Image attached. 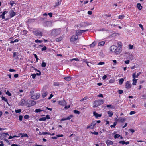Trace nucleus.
Segmentation results:
<instances>
[{
  "label": "nucleus",
  "instance_id": "f257e3e1",
  "mask_svg": "<svg viewBox=\"0 0 146 146\" xmlns=\"http://www.w3.org/2000/svg\"><path fill=\"white\" fill-rule=\"evenodd\" d=\"M104 102V100H96L94 102L93 107H97L103 104Z\"/></svg>",
  "mask_w": 146,
  "mask_h": 146
},
{
  "label": "nucleus",
  "instance_id": "f03ea898",
  "mask_svg": "<svg viewBox=\"0 0 146 146\" xmlns=\"http://www.w3.org/2000/svg\"><path fill=\"white\" fill-rule=\"evenodd\" d=\"M26 105H27L28 107H30L34 106L36 104L35 101L31 100H27L26 101Z\"/></svg>",
  "mask_w": 146,
  "mask_h": 146
},
{
  "label": "nucleus",
  "instance_id": "7ed1b4c3",
  "mask_svg": "<svg viewBox=\"0 0 146 146\" xmlns=\"http://www.w3.org/2000/svg\"><path fill=\"white\" fill-rule=\"evenodd\" d=\"M60 29H54L51 32V34L52 35L56 36L59 35L60 33Z\"/></svg>",
  "mask_w": 146,
  "mask_h": 146
},
{
  "label": "nucleus",
  "instance_id": "20e7f679",
  "mask_svg": "<svg viewBox=\"0 0 146 146\" xmlns=\"http://www.w3.org/2000/svg\"><path fill=\"white\" fill-rule=\"evenodd\" d=\"M43 25L45 27H51L52 26V23L51 21H47L44 22Z\"/></svg>",
  "mask_w": 146,
  "mask_h": 146
},
{
  "label": "nucleus",
  "instance_id": "39448f33",
  "mask_svg": "<svg viewBox=\"0 0 146 146\" xmlns=\"http://www.w3.org/2000/svg\"><path fill=\"white\" fill-rule=\"evenodd\" d=\"M33 33L36 36H41L42 35V32L39 30L34 31Z\"/></svg>",
  "mask_w": 146,
  "mask_h": 146
},
{
  "label": "nucleus",
  "instance_id": "423d86ee",
  "mask_svg": "<svg viewBox=\"0 0 146 146\" xmlns=\"http://www.w3.org/2000/svg\"><path fill=\"white\" fill-rule=\"evenodd\" d=\"M78 38V36L76 35H73L70 38V40L71 42H73Z\"/></svg>",
  "mask_w": 146,
  "mask_h": 146
},
{
  "label": "nucleus",
  "instance_id": "0eeeda50",
  "mask_svg": "<svg viewBox=\"0 0 146 146\" xmlns=\"http://www.w3.org/2000/svg\"><path fill=\"white\" fill-rule=\"evenodd\" d=\"M96 124V123L95 121H93L91 123V124L90 125L86 127L87 129L89 128H90L91 129H94V126Z\"/></svg>",
  "mask_w": 146,
  "mask_h": 146
},
{
  "label": "nucleus",
  "instance_id": "6e6552de",
  "mask_svg": "<svg viewBox=\"0 0 146 146\" xmlns=\"http://www.w3.org/2000/svg\"><path fill=\"white\" fill-rule=\"evenodd\" d=\"M40 96V95L39 93L36 94H35L32 96L31 97V98L34 100H36L39 98Z\"/></svg>",
  "mask_w": 146,
  "mask_h": 146
},
{
  "label": "nucleus",
  "instance_id": "1a4fd4ad",
  "mask_svg": "<svg viewBox=\"0 0 146 146\" xmlns=\"http://www.w3.org/2000/svg\"><path fill=\"white\" fill-rule=\"evenodd\" d=\"M122 49L121 47H120V46H118V47H117V49H116V50H115V54H119L121 51Z\"/></svg>",
  "mask_w": 146,
  "mask_h": 146
},
{
  "label": "nucleus",
  "instance_id": "9d476101",
  "mask_svg": "<svg viewBox=\"0 0 146 146\" xmlns=\"http://www.w3.org/2000/svg\"><path fill=\"white\" fill-rule=\"evenodd\" d=\"M117 49V46L115 45H113L110 47V50L112 52H115Z\"/></svg>",
  "mask_w": 146,
  "mask_h": 146
},
{
  "label": "nucleus",
  "instance_id": "9b49d317",
  "mask_svg": "<svg viewBox=\"0 0 146 146\" xmlns=\"http://www.w3.org/2000/svg\"><path fill=\"white\" fill-rule=\"evenodd\" d=\"M58 103L61 106L66 105L67 104L66 102L64 100L62 101H58Z\"/></svg>",
  "mask_w": 146,
  "mask_h": 146
},
{
  "label": "nucleus",
  "instance_id": "f8f14e48",
  "mask_svg": "<svg viewBox=\"0 0 146 146\" xmlns=\"http://www.w3.org/2000/svg\"><path fill=\"white\" fill-rule=\"evenodd\" d=\"M9 13L11 18L13 17L16 14V13L14 12L13 10L12 9L10 11Z\"/></svg>",
  "mask_w": 146,
  "mask_h": 146
},
{
  "label": "nucleus",
  "instance_id": "ddd939ff",
  "mask_svg": "<svg viewBox=\"0 0 146 146\" xmlns=\"http://www.w3.org/2000/svg\"><path fill=\"white\" fill-rule=\"evenodd\" d=\"M125 87L127 89L130 88L131 86V85L129 81H127L125 84Z\"/></svg>",
  "mask_w": 146,
  "mask_h": 146
},
{
  "label": "nucleus",
  "instance_id": "4468645a",
  "mask_svg": "<svg viewBox=\"0 0 146 146\" xmlns=\"http://www.w3.org/2000/svg\"><path fill=\"white\" fill-rule=\"evenodd\" d=\"M93 115L96 118H98V117H100L102 116L101 114H98L95 111H94L93 112Z\"/></svg>",
  "mask_w": 146,
  "mask_h": 146
},
{
  "label": "nucleus",
  "instance_id": "2eb2a0df",
  "mask_svg": "<svg viewBox=\"0 0 146 146\" xmlns=\"http://www.w3.org/2000/svg\"><path fill=\"white\" fill-rule=\"evenodd\" d=\"M126 120V119L125 118L120 117L119 119H117V121H119L121 123H123Z\"/></svg>",
  "mask_w": 146,
  "mask_h": 146
},
{
  "label": "nucleus",
  "instance_id": "dca6fc26",
  "mask_svg": "<svg viewBox=\"0 0 146 146\" xmlns=\"http://www.w3.org/2000/svg\"><path fill=\"white\" fill-rule=\"evenodd\" d=\"M73 117V115H71L67 117L62 118L61 119V121H63L67 120H70L71 118H72Z\"/></svg>",
  "mask_w": 146,
  "mask_h": 146
},
{
  "label": "nucleus",
  "instance_id": "f3484780",
  "mask_svg": "<svg viewBox=\"0 0 146 146\" xmlns=\"http://www.w3.org/2000/svg\"><path fill=\"white\" fill-rule=\"evenodd\" d=\"M141 74V72H139L136 75V73H133L132 75V77L133 78H137L138 76Z\"/></svg>",
  "mask_w": 146,
  "mask_h": 146
},
{
  "label": "nucleus",
  "instance_id": "a211bd4d",
  "mask_svg": "<svg viewBox=\"0 0 146 146\" xmlns=\"http://www.w3.org/2000/svg\"><path fill=\"white\" fill-rule=\"evenodd\" d=\"M26 101L24 99H21L19 103V104L21 106H23L25 104H26Z\"/></svg>",
  "mask_w": 146,
  "mask_h": 146
},
{
  "label": "nucleus",
  "instance_id": "6ab92c4d",
  "mask_svg": "<svg viewBox=\"0 0 146 146\" xmlns=\"http://www.w3.org/2000/svg\"><path fill=\"white\" fill-rule=\"evenodd\" d=\"M106 143L108 145H110L113 144V142L109 140H107L106 142Z\"/></svg>",
  "mask_w": 146,
  "mask_h": 146
},
{
  "label": "nucleus",
  "instance_id": "aec40b11",
  "mask_svg": "<svg viewBox=\"0 0 146 146\" xmlns=\"http://www.w3.org/2000/svg\"><path fill=\"white\" fill-rule=\"evenodd\" d=\"M81 31V30H76V35H77L78 36V35H80L82 34V31Z\"/></svg>",
  "mask_w": 146,
  "mask_h": 146
},
{
  "label": "nucleus",
  "instance_id": "412c9836",
  "mask_svg": "<svg viewBox=\"0 0 146 146\" xmlns=\"http://www.w3.org/2000/svg\"><path fill=\"white\" fill-rule=\"evenodd\" d=\"M63 38V36H62L59 37L57 38L56 39V41L57 42H59L61 41Z\"/></svg>",
  "mask_w": 146,
  "mask_h": 146
},
{
  "label": "nucleus",
  "instance_id": "4be33fe9",
  "mask_svg": "<svg viewBox=\"0 0 146 146\" xmlns=\"http://www.w3.org/2000/svg\"><path fill=\"white\" fill-rule=\"evenodd\" d=\"M105 42L104 41H101L98 43V45L100 46H103Z\"/></svg>",
  "mask_w": 146,
  "mask_h": 146
},
{
  "label": "nucleus",
  "instance_id": "5701e85b",
  "mask_svg": "<svg viewBox=\"0 0 146 146\" xmlns=\"http://www.w3.org/2000/svg\"><path fill=\"white\" fill-rule=\"evenodd\" d=\"M64 78L66 81H69L71 80L72 78L70 76H66L64 77Z\"/></svg>",
  "mask_w": 146,
  "mask_h": 146
},
{
  "label": "nucleus",
  "instance_id": "b1692460",
  "mask_svg": "<svg viewBox=\"0 0 146 146\" xmlns=\"http://www.w3.org/2000/svg\"><path fill=\"white\" fill-rule=\"evenodd\" d=\"M8 12L7 11H5L3 12L2 13V14L1 15V17L3 19H4L5 18V14Z\"/></svg>",
  "mask_w": 146,
  "mask_h": 146
},
{
  "label": "nucleus",
  "instance_id": "393cba45",
  "mask_svg": "<svg viewBox=\"0 0 146 146\" xmlns=\"http://www.w3.org/2000/svg\"><path fill=\"white\" fill-rule=\"evenodd\" d=\"M137 7L139 10H141L142 8V6H141L140 3H137Z\"/></svg>",
  "mask_w": 146,
  "mask_h": 146
},
{
  "label": "nucleus",
  "instance_id": "a878e982",
  "mask_svg": "<svg viewBox=\"0 0 146 146\" xmlns=\"http://www.w3.org/2000/svg\"><path fill=\"white\" fill-rule=\"evenodd\" d=\"M62 0H57V1L56 3V5L55 7L58 6L60 4Z\"/></svg>",
  "mask_w": 146,
  "mask_h": 146
},
{
  "label": "nucleus",
  "instance_id": "bb28decb",
  "mask_svg": "<svg viewBox=\"0 0 146 146\" xmlns=\"http://www.w3.org/2000/svg\"><path fill=\"white\" fill-rule=\"evenodd\" d=\"M124 81V80L123 78H121V79H120L119 80V84L120 85H121L123 83V82Z\"/></svg>",
  "mask_w": 146,
  "mask_h": 146
},
{
  "label": "nucleus",
  "instance_id": "cd10ccee",
  "mask_svg": "<svg viewBox=\"0 0 146 146\" xmlns=\"http://www.w3.org/2000/svg\"><path fill=\"white\" fill-rule=\"evenodd\" d=\"M107 113L108 115H109V117H111L113 115V113L112 111H107Z\"/></svg>",
  "mask_w": 146,
  "mask_h": 146
},
{
  "label": "nucleus",
  "instance_id": "c85d7f7f",
  "mask_svg": "<svg viewBox=\"0 0 146 146\" xmlns=\"http://www.w3.org/2000/svg\"><path fill=\"white\" fill-rule=\"evenodd\" d=\"M48 93L47 92H45L42 94V96L43 98L45 97L47 95Z\"/></svg>",
  "mask_w": 146,
  "mask_h": 146
},
{
  "label": "nucleus",
  "instance_id": "c756f323",
  "mask_svg": "<svg viewBox=\"0 0 146 146\" xmlns=\"http://www.w3.org/2000/svg\"><path fill=\"white\" fill-rule=\"evenodd\" d=\"M35 90V88L32 89L30 91V94L31 95H32L33 94H34V92Z\"/></svg>",
  "mask_w": 146,
  "mask_h": 146
},
{
  "label": "nucleus",
  "instance_id": "7c9ffc66",
  "mask_svg": "<svg viewBox=\"0 0 146 146\" xmlns=\"http://www.w3.org/2000/svg\"><path fill=\"white\" fill-rule=\"evenodd\" d=\"M137 80V79H135V78H133V82L132 83V84L133 85H136Z\"/></svg>",
  "mask_w": 146,
  "mask_h": 146
},
{
  "label": "nucleus",
  "instance_id": "2f4dec72",
  "mask_svg": "<svg viewBox=\"0 0 146 146\" xmlns=\"http://www.w3.org/2000/svg\"><path fill=\"white\" fill-rule=\"evenodd\" d=\"M4 134H5V133L3 132L1 133V135L2 139L3 138H5L6 137V135Z\"/></svg>",
  "mask_w": 146,
  "mask_h": 146
},
{
  "label": "nucleus",
  "instance_id": "473e14b6",
  "mask_svg": "<svg viewBox=\"0 0 146 146\" xmlns=\"http://www.w3.org/2000/svg\"><path fill=\"white\" fill-rule=\"evenodd\" d=\"M124 17L125 16L123 15H120L118 17V19H123Z\"/></svg>",
  "mask_w": 146,
  "mask_h": 146
},
{
  "label": "nucleus",
  "instance_id": "72a5a7b5",
  "mask_svg": "<svg viewBox=\"0 0 146 146\" xmlns=\"http://www.w3.org/2000/svg\"><path fill=\"white\" fill-rule=\"evenodd\" d=\"M95 45V42L94 41L90 45V46L91 48H92Z\"/></svg>",
  "mask_w": 146,
  "mask_h": 146
},
{
  "label": "nucleus",
  "instance_id": "f704fd0d",
  "mask_svg": "<svg viewBox=\"0 0 146 146\" xmlns=\"http://www.w3.org/2000/svg\"><path fill=\"white\" fill-rule=\"evenodd\" d=\"M46 120V118L45 117H43L41 118H40L39 119V120L40 121H44Z\"/></svg>",
  "mask_w": 146,
  "mask_h": 146
},
{
  "label": "nucleus",
  "instance_id": "c9c22d12",
  "mask_svg": "<svg viewBox=\"0 0 146 146\" xmlns=\"http://www.w3.org/2000/svg\"><path fill=\"white\" fill-rule=\"evenodd\" d=\"M117 122H114V123H113V125H111V126H110V127L111 128L112 127H114V128H115V127L116 125H117Z\"/></svg>",
  "mask_w": 146,
  "mask_h": 146
},
{
  "label": "nucleus",
  "instance_id": "e433bc0d",
  "mask_svg": "<svg viewBox=\"0 0 146 146\" xmlns=\"http://www.w3.org/2000/svg\"><path fill=\"white\" fill-rule=\"evenodd\" d=\"M19 40L17 39H15L14 40V41H13V40H12V41H11L10 42V43H14V42H18L19 41Z\"/></svg>",
  "mask_w": 146,
  "mask_h": 146
},
{
  "label": "nucleus",
  "instance_id": "4c0bfd02",
  "mask_svg": "<svg viewBox=\"0 0 146 146\" xmlns=\"http://www.w3.org/2000/svg\"><path fill=\"white\" fill-rule=\"evenodd\" d=\"M43 111V110H42L40 109H37L35 110V112L36 113H38L42 111Z\"/></svg>",
  "mask_w": 146,
  "mask_h": 146
},
{
  "label": "nucleus",
  "instance_id": "58836bf2",
  "mask_svg": "<svg viewBox=\"0 0 146 146\" xmlns=\"http://www.w3.org/2000/svg\"><path fill=\"white\" fill-rule=\"evenodd\" d=\"M21 137H26L27 138L28 137V136L27 134L25 133L23 135H22Z\"/></svg>",
  "mask_w": 146,
  "mask_h": 146
},
{
  "label": "nucleus",
  "instance_id": "ea45409f",
  "mask_svg": "<svg viewBox=\"0 0 146 146\" xmlns=\"http://www.w3.org/2000/svg\"><path fill=\"white\" fill-rule=\"evenodd\" d=\"M43 42L42 40H39L38 39L36 40L35 41V42L36 43H41Z\"/></svg>",
  "mask_w": 146,
  "mask_h": 146
},
{
  "label": "nucleus",
  "instance_id": "a19ab883",
  "mask_svg": "<svg viewBox=\"0 0 146 146\" xmlns=\"http://www.w3.org/2000/svg\"><path fill=\"white\" fill-rule=\"evenodd\" d=\"M6 94L8 95V96H11V93L8 90H7L6 92Z\"/></svg>",
  "mask_w": 146,
  "mask_h": 146
},
{
  "label": "nucleus",
  "instance_id": "79ce46f5",
  "mask_svg": "<svg viewBox=\"0 0 146 146\" xmlns=\"http://www.w3.org/2000/svg\"><path fill=\"white\" fill-rule=\"evenodd\" d=\"M73 111H74V112L75 114H79L80 113V111L78 110H75Z\"/></svg>",
  "mask_w": 146,
  "mask_h": 146
},
{
  "label": "nucleus",
  "instance_id": "37998d69",
  "mask_svg": "<svg viewBox=\"0 0 146 146\" xmlns=\"http://www.w3.org/2000/svg\"><path fill=\"white\" fill-rule=\"evenodd\" d=\"M120 137V135L119 134H116L114 136V137L115 139L118 138Z\"/></svg>",
  "mask_w": 146,
  "mask_h": 146
},
{
  "label": "nucleus",
  "instance_id": "c03bdc74",
  "mask_svg": "<svg viewBox=\"0 0 146 146\" xmlns=\"http://www.w3.org/2000/svg\"><path fill=\"white\" fill-rule=\"evenodd\" d=\"M46 65V63L45 62H42L41 64V66L43 67H45Z\"/></svg>",
  "mask_w": 146,
  "mask_h": 146
},
{
  "label": "nucleus",
  "instance_id": "a18cd8bd",
  "mask_svg": "<svg viewBox=\"0 0 146 146\" xmlns=\"http://www.w3.org/2000/svg\"><path fill=\"white\" fill-rule=\"evenodd\" d=\"M2 100H4V101L6 102H7V99L5 98V97L2 96Z\"/></svg>",
  "mask_w": 146,
  "mask_h": 146
},
{
  "label": "nucleus",
  "instance_id": "49530a36",
  "mask_svg": "<svg viewBox=\"0 0 146 146\" xmlns=\"http://www.w3.org/2000/svg\"><path fill=\"white\" fill-rule=\"evenodd\" d=\"M34 56L35 58L36 59V61L38 62L39 59L38 58L37 55L36 54H34Z\"/></svg>",
  "mask_w": 146,
  "mask_h": 146
},
{
  "label": "nucleus",
  "instance_id": "de8ad7c7",
  "mask_svg": "<svg viewBox=\"0 0 146 146\" xmlns=\"http://www.w3.org/2000/svg\"><path fill=\"white\" fill-rule=\"evenodd\" d=\"M115 82V80L114 79H110L109 81V83H113Z\"/></svg>",
  "mask_w": 146,
  "mask_h": 146
},
{
  "label": "nucleus",
  "instance_id": "09e8293b",
  "mask_svg": "<svg viewBox=\"0 0 146 146\" xmlns=\"http://www.w3.org/2000/svg\"><path fill=\"white\" fill-rule=\"evenodd\" d=\"M31 76H32V78L33 79H34L36 77V74L35 73H34L32 74Z\"/></svg>",
  "mask_w": 146,
  "mask_h": 146
},
{
  "label": "nucleus",
  "instance_id": "8fccbe9b",
  "mask_svg": "<svg viewBox=\"0 0 146 146\" xmlns=\"http://www.w3.org/2000/svg\"><path fill=\"white\" fill-rule=\"evenodd\" d=\"M3 140L5 141H6L10 145L11 144V143L6 139L4 138Z\"/></svg>",
  "mask_w": 146,
  "mask_h": 146
},
{
  "label": "nucleus",
  "instance_id": "3c124183",
  "mask_svg": "<svg viewBox=\"0 0 146 146\" xmlns=\"http://www.w3.org/2000/svg\"><path fill=\"white\" fill-rule=\"evenodd\" d=\"M73 60H75L77 61H79V59L78 58H73L70 60L71 61H72Z\"/></svg>",
  "mask_w": 146,
  "mask_h": 146
},
{
  "label": "nucleus",
  "instance_id": "603ef678",
  "mask_svg": "<svg viewBox=\"0 0 146 146\" xmlns=\"http://www.w3.org/2000/svg\"><path fill=\"white\" fill-rule=\"evenodd\" d=\"M47 49V48L46 46H44L41 49V50L42 51H44Z\"/></svg>",
  "mask_w": 146,
  "mask_h": 146
},
{
  "label": "nucleus",
  "instance_id": "864d4df0",
  "mask_svg": "<svg viewBox=\"0 0 146 146\" xmlns=\"http://www.w3.org/2000/svg\"><path fill=\"white\" fill-rule=\"evenodd\" d=\"M29 116L27 115H25L24 116V118L25 119H28L29 118Z\"/></svg>",
  "mask_w": 146,
  "mask_h": 146
},
{
  "label": "nucleus",
  "instance_id": "5fc2aeb1",
  "mask_svg": "<svg viewBox=\"0 0 146 146\" xmlns=\"http://www.w3.org/2000/svg\"><path fill=\"white\" fill-rule=\"evenodd\" d=\"M42 135H51V134L49 132H44L42 133Z\"/></svg>",
  "mask_w": 146,
  "mask_h": 146
},
{
  "label": "nucleus",
  "instance_id": "6e6d98bb",
  "mask_svg": "<svg viewBox=\"0 0 146 146\" xmlns=\"http://www.w3.org/2000/svg\"><path fill=\"white\" fill-rule=\"evenodd\" d=\"M118 93L119 94H120L123 92V91L121 90H118Z\"/></svg>",
  "mask_w": 146,
  "mask_h": 146
},
{
  "label": "nucleus",
  "instance_id": "4d7b16f0",
  "mask_svg": "<svg viewBox=\"0 0 146 146\" xmlns=\"http://www.w3.org/2000/svg\"><path fill=\"white\" fill-rule=\"evenodd\" d=\"M21 110L19 109L18 110H15V112L17 113H19L21 112Z\"/></svg>",
  "mask_w": 146,
  "mask_h": 146
},
{
  "label": "nucleus",
  "instance_id": "13d9d810",
  "mask_svg": "<svg viewBox=\"0 0 146 146\" xmlns=\"http://www.w3.org/2000/svg\"><path fill=\"white\" fill-rule=\"evenodd\" d=\"M139 26L141 29L143 31L144 30V28L143 27L142 25L141 24H139Z\"/></svg>",
  "mask_w": 146,
  "mask_h": 146
},
{
  "label": "nucleus",
  "instance_id": "bf43d9fd",
  "mask_svg": "<svg viewBox=\"0 0 146 146\" xmlns=\"http://www.w3.org/2000/svg\"><path fill=\"white\" fill-rule=\"evenodd\" d=\"M120 144H122L124 145L125 143V142L124 141H120L119 142Z\"/></svg>",
  "mask_w": 146,
  "mask_h": 146
},
{
  "label": "nucleus",
  "instance_id": "052dcab7",
  "mask_svg": "<svg viewBox=\"0 0 146 146\" xmlns=\"http://www.w3.org/2000/svg\"><path fill=\"white\" fill-rule=\"evenodd\" d=\"M105 64V63L104 62H100L98 64V65H102L103 64Z\"/></svg>",
  "mask_w": 146,
  "mask_h": 146
},
{
  "label": "nucleus",
  "instance_id": "680f3d73",
  "mask_svg": "<svg viewBox=\"0 0 146 146\" xmlns=\"http://www.w3.org/2000/svg\"><path fill=\"white\" fill-rule=\"evenodd\" d=\"M91 133L92 134H94L96 135H97L98 134V132H96V131H94L93 132H91Z\"/></svg>",
  "mask_w": 146,
  "mask_h": 146
},
{
  "label": "nucleus",
  "instance_id": "e2e57ef3",
  "mask_svg": "<svg viewBox=\"0 0 146 146\" xmlns=\"http://www.w3.org/2000/svg\"><path fill=\"white\" fill-rule=\"evenodd\" d=\"M54 85L55 86H58L59 85V83L57 82H54Z\"/></svg>",
  "mask_w": 146,
  "mask_h": 146
},
{
  "label": "nucleus",
  "instance_id": "0e129e2a",
  "mask_svg": "<svg viewBox=\"0 0 146 146\" xmlns=\"http://www.w3.org/2000/svg\"><path fill=\"white\" fill-rule=\"evenodd\" d=\"M38 72H39V73H36V76H40L41 75V72L40 71H38Z\"/></svg>",
  "mask_w": 146,
  "mask_h": 146
},
{
  "label": "nucleus",
  "instance_id": "69168bd1",
  "mask_svg": "<svg viewBox=\"0 0 146 146\" xmlns=\"http://www.w3.org/2000/svg\"><path fill=\"white\" fill-rule=\"evenodd\" d=\"M136 113L134 111H131L129 113L130 115H132L135 114Z\"/></svg>",
  "mask_w": 146,
  "mask_h": 146
},
{
  "label": "nucleus",
  "instance_id": "338daca9",
  "mask_svg": "<svg viewBox=\"0 0 146 146\" xmlns=\"http://www.w3.org/2000/svg\"><path fill=\"white\" fill-rule=\"evenodd\" d=\"M23 116L21 115H20L19 116V119L20 121H22V120Z\"/></svg>",
  "mask_w": 146,
  "mask_h": 146
},
{
  "label": "nucleus",
  "instance_id": "774afa93",
  "mask_svg": "<svg viewBox=\"0 0 146 146\" xmlns=\"http://www.w3.org/2000/svg\"><path fill=\"white\" fill-rule=\"evenodd\" d=\"M129 48L130 49H132L133 48V45H131L130 44L129 45Z\"/></svg>",
  "mask_w": 146,
  "mask_h": 146
}]
</instances>
